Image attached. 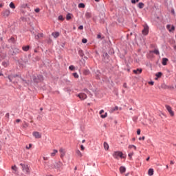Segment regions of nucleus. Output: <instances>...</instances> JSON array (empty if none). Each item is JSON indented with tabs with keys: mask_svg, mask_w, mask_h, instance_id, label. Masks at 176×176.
<instances>
[{
	"mask_svg": "<svg viewBox=\"0 0 176 176\" xmlns=\"http://www.w3.org/2000/svg\"><path fill=\"white\" fill-rule=\"evenodd\" d=\"M113 157L114 159H117V160H119V157L121 159H124V156H123V153L122 151H114L112 154Z\"/></svg>",
	"mask_w": 176,
	"mask_h": 176,
	"instance_id": "obj_1",
	"label": "nucleus"
},
{
	"mask_svg": "<svg viewBox=\"0 0 176 176\" xmlns=\"http://www.w3.org/2000/svg\"><path fill=\"white\" fill-rule=\"evenodd\" d=\"M14 78H19L21 80H22L23 83H24L25 82L23 80V78H21V76H19L17 74H14V75L12 74V75L8 76V79H9L10 82H12Z\"/></svg>",
	"mask_w": 176,
	"mask_h": 176,
	"instance_id": "obj_2",
	"label": "nucleus"
},
{
	"mask_svg": "<svg viewBox=\"0 0 176 176\" xmlns=\"http://www.w3.org/2000/svg\"><path fill=\"white\" fill-rule=\"evenodd\" d=\"M20 166H21L23 171H25L27 174L30 173V168H28V165L25 164H20Z\"/></svg>",
	"mask_w": 176,
	"mask_h": 176,
	"instance_id": "obj_3",
	"label": "nucleus"
},
{
	"mask_svg": "<svg viewBox=\"0 0 176 176\" xmlns=\"http://www.w3.org/2000/svg\"><path fill=\"white\" fill-rule=\"evenodd\" d=\"M165 108L167 109L168 112H169L170 116H174L173 108H171L168 104L165 105Z\"/></svg>",
	"mask_w": 176,
	"mask_h": 176,
	"instance_id": "obj_4",
	"label": "nucleus"
},
{
	"mask_svg": "<svg viewBox=\"0 0 176 176\" xmlns=\"http://www.w3.org/2000/svg\"><path fill=\"white\" fill-rule=\"evenodd\" d=\"M33 137L36 139L42 138V133L38 132V131H34L32 133Z\"/></svg>",
	"mask_w": 176,
	"mask_h": 176,
	"instance_id": "obj_5",
	"label": "nucleus"
},
{
	"mask_svg": "<svg viewBox=\"0 0 176 176\" xmlns=\"http://www.w3.org/2000/svg\"><path fill=\"white\" fill-rule=\"evenodd\" d=\"M77 97H78L80 100H86L87 98V95L85 93H80L77 95Z\"/></svg>",
	"mask_w": 176,
	"mask_h": 176,
	"instance_id": "obj_6",
	"label": "nucleus"
},
{
	"mask_svg": "<svg viewBox=\"0 0 176 176\" xmlns=\"http://www.w3.org/2000/svg\"><path fill=\"white\" fill-rule=\"evenodd\" d=\"M149 33V27L148 25H144L142 30L143 35H148Z\"/></svg>",
	"mask_w": 176,
	"mask_h": 176,
	"instance_id": "obj_7",
	"label": "nucleus"
},
{
	"mask_svg": "<svg viewBox=\"0 0 176 176\" xmlns=\"http://www.w3.org/2000/svg\"><path fill=\"white\" fill-rule=\"evenodd\" d=\"M33 80L36 83H38V82H41V80H43V77L42 76H38L37 78L36 76L33 77Z\"/></svg>",
	"mask_w": 176,
	"mask_h": 176,
	"instance_id": "obj_8",
	"label": "nucleus"
},
{
	"mask_svg": "<svg viewBox=\"0 0 176 176\" xmlns=\"http://www.w3.org/2000/svg\"><path fill=\"white\" fill-rule=\"evenodd\" d=\"M166 29L169 31V32H174L175 30V27H174V25H167Z\"/></svg>",
	"mask_w": 176,
	"mask_h": 176,
	"instance_id": "obj_9",
	"label": "nucleus"
},
{
	"mask_svg": "<svg viewBox=\"0 0 176 176\" xmlns=\"http://www.w3.org/2000/svg\"><path fill=\"white\" fill-rule=\"evenodd\" d=\"M2 14L3 17H9L10 16V10H5L3 12Z\"/></svg>",
	"mask_w": 176,
	"mask_h": 176,
	"instance_id": "obj_10",
	"label": "nucleus"
},
{
	"mask_svg": "<svg viewBox=\"0 0 176 176\" xmlns=\"http://www.w3.org/2000/svg\"><path fill=\"white\" fill-rule=\"evenodd\" d=\"M43 164L44 168H45V170H48V168H53V166H52L49 162H44Z\"/></svg>",
	"mask_w": 176,
	"mask_h": 176,
	"instance_id": "obj_11",
	"label": "nucleus"
},
{
	"mask_svg": "<svg viewBox=\"0 0 176 176\" xmlns=\"http://www.w3.org/2000/svg\"><path fill=\"white\" fill-rule=\"evenodd\" d=\"M59 152L60 153L61 158H63L65 156V149L61 148H60Z\"/></svg>",
	"mask_w": 176,
	"mask_h": 176,
	"instance_id": "obj_12",
	"label": "nucleus"
},
{
	"mask_svg": "<svg viewBox=\"0 0 176 176\" xmlns=\"http://www.w3.org/2000/svg\"><path fill=\"white\" fill-rule=\"evenodd\" d=\"M133 74H135V75H140V74L142 73V69H134L133 71Z\"/></svg>",
	"mask_w": 176,
	"mask_h": 176,
	"instance_id": "obj_13",
	"label": "nucleus"
},
{
	"mask_svg": "<svg viewBox=\"0 0 176 176\" xmlns=\"http://www.w3.org/2000/svg\"><path fill=\"white\" fill-rule=\"evenodd\" d=\"M61 166H63V163H61V162H56L54 166V168H60Z\"/></svg>",
	"mask_w": 176,
	"mask_h": 176,
	"instance_id": "obj_14",
	"label": "nucleus"
},
{
	"mask_svg": "<svg viewBox=\"0 0 176 176\" xmlns=\"http://www.w3.org/2000/svg\"><path fill=\"white\" fill-rule=\"evenodd\" d=\"M52 35L54 36V38H58L60 36V32H52Z\"/></svg>",
	"mask_w": 176,
	"mask_h": 176,
	"instance_id": "obj_15",
	"label": "nucleus"
},
{
	"mask_svg": "<svg viewBox=\"0 0 176 176\" xmlns=\"http://www.w3.org/2000/svg\"><path fill=\"white\" fill-rule=\"evenodd\" d=\"M120 172L121 174L126 173V167H124V166L120 167Z\"/></svg>",
	"mask_w": 176,
	"mask_h": 176,
	"instance_id": "obj_16",
	"label": "nucleus"
},
{
	"mask_svg": "<svg viewBox=\"0 0 176 176\" xmlns=\"http://www.w3.org/2000/svg\"><path fill=\"white\" fill-rule=\"evenodd\" d=\"M168 61V59L166 58H164L162 59V65H167V62Z\"/></svg>",
	"mask_w": 176,
	"mask_h": 176,
	"instance_id": "obj_17",
	"label": "nucleus"
},
{
	"mask_svg": "<svg viewBox=\"0 0 176 176\" xmlns=\"http://www.w3.org/2000/svg\"><path fill=\"white\" fill-rule=\"evenodd\" d=\"M76 153L78 157H82V156H83V154H82L79 150H76Z\"/></svg>",
	"mask_w": 176,
	"mask_h": 176,
	"instance_id": "obj_18",
	"label": "nucleus"
},
{
	"mask_svg": "<svg viewBox=\"0 0 176 176\" xmlns=\"http://www.w3.org/2000/svg\"><path fill=\"white\" fill-rule=\"evenodd\" d=\"M153 173H154L153 168H150V169H148V175L149 176L153 175Z\"/></svg>",
	"mask_w": 176,
	"mask_h": 176,
	"instance_id": "obj_19",
	"label": "nucleus"
},
{
	"mask_svg": "<svg viewBox=\"0 0 176 176\" xmlns=\"http://www.w3.org/2000/svg\"><path fill=\"white\" fill-rule=\"evenodd\" d=\"M39 38H43V34L39 33L37 35L35 36L36 39H39Z\"/></svg>",
	"mask_w": 176,
	"mask_h": 176,
	"instance_id": "obj_20",
	"label": "nucleus"
},
{
	"mask_svg": "<svg viewBox=\"0 0 176 176\" xmlns=\"http://www.w3.org/2000/svg\"><path fill=\"white\" fill-rule=\"evenodd\" d=\"M22 49L24 52H28L30 50V45L23 47Z\"/></svg>",
	"mask_w": 176,
	"mask_h": 176,
	"instance_id": "obj_21",
	"label": "nucleus"
},
{
	"mask_svg": "<svg viewBox=\"0 0 176 176\" xmlns=\"http://www.w3.org/2000/svg\"><path fill=\"white\" fill-rule=\"evenodd\" d=\"M58 152V151H57V150H56V149L54 150L53 152L51 153V156H52V157H54V156H56V154H57Z\"/></svg>",
	"mask_w": 176,
	"mask_h": 176,
	"instance_id": "obj_22",
	"label": "nucleus"
},
{
	"mask_svg": "<svg viewBox=\"0 0 176 176\" xmlns=\"http://www.w3.org/2000/svg\"><path fill=\"white\" fill-rule=\"evenodd\" d=\"M104 148L106 151H108V149H109V145H108V143L104 142Z\"/></svg>",
	"mask_w": 176,
	"mask_h": 176,
	"instance_id": "obj_23",
	"label": "nucleus"
},
{
	"mask_svg": "<svg viewBox=\"0 0 176 176\" xmlns=\"http://www.w3.org/2000/svg\"><path fill=\"white\" fill-rule=\"evenodd\" d=\"M162 75H163V74L162 72H158L155 74V76L157 77L155 79L157 80V78H162Z\"/></svg>",
	"mask_w": 176,
	"mask_h": 176,
	"instance_id": "obj_24",
	"label": "nucleus"
},
{
	"mask_svg": "<svg viewBox=\"0 0 176 176\" xmlns=\"http://www.w3.org/2000/svg\"><path fill=\"white\" fill-rule=\"evenodd\" d=\"M151 53H154L155 54H157L159 56L160 54V52H159V50H154L153 51H151Z\"/></svg>",
	"mask_w": 176,
	"mask_h": 176,
	"instance_id": "obj_25",
	"label": "nucleus"
},
{
	"mask_svg": "<svg viewBox=\"0 0 176 176\" xmlns=\"http://www.w3.org/2000/svg\"><path fill=\"white\" fill-rule=\"evenodd\" d=\"M85 17H86V19H90V17H91V13L86 12L85 13Z\"/></svg>",
	"mask_w": 176,
	"mask_h": 176,
	"instance_id": "obj_26",
	"label": "nucleus"
},
{
	"mask_svg": "<svg viewBox=\"0 0 176 176\" xmlns=\"http://www.w3.org/2000/svg\"><path fill=\"white\" fill-rule=\"evenodd\" d=\"M10 8L11 9H16V6H14V3L13 2H11V3H10Z\"/></svg>",
	"mask_w": 176,
	"mask_h": 176,
	"instance_id": "obj_27",
	"label": "nucleus"
},
{
	"mask_svg": "<svg viewBox=\"0 0 176 176\" xmlns=\"http://www.w3.org/2000/svg\"><path fill=\"white\" fill-rule=\"evenodd\" d=\"M84 75H89L90 74V71L89 69H85L83 72Z\"/></svg>",
	"mask_w": 176,
	"mask_h": 176,
	"instance_id": "obj_28",
	"label": "nucleus"
},
{
	"mask_svg": "<svg viewBox=\"0 0 176 176\" xmlns=\"http://www.w3.org/2000/svg\"><path fill=\"white\" fill-rule=\"evenodd\" d=\"M131 148H133L135 151L137 150V146H135V145L131 144L129 146V149H131Z\"/></svg>",
	"mask_w": 176,
	"mask_h": 176,
	"instance_id": "obj_29",
	"label": "nucleus"
},
{
	"mask_svg": "<svg viewBox=\"0 0 176 176\" xmlns=\"http://www.w3.org/2000/svg\"><path fill=\"white\" fill-rule=\"evenodd\" d=\"M71 19H72L71 14H67L66 16V20H71Z\"/></svg>",
	"mask_w": 176,
	"mask_h": 176,
	"instance_id": "obj_30",
	"label": "nucleus"
},
{
	"mask_svg": "<svg viewBox=\"0 0 176 176\" xmlns=\"http://www.w3.org/2000/svg\"><path fill=\"white\" fill-rule=\"evenodd\" d=\"M107 116H108V113H105L104 115H101L100 118H102V119H105Z\"/></svg>",
	"mask_w": 176,
	"mask_h": 176,
	"instance_id": "obj_31",
	"label": "nucleus"
},
{
	"mask_svg": "<svg viewBox=\"0 0 176 176\" xmlns=\"http://www.w3.org/2000/svg\"><path fill=\"white\" fill-rule=\"evenodd\" d=\"M138 8L140 9H142L144 8V3H139Z\"/></svg>",
	"mask_w": 176,
	"mask_h": 176,
	"instance_id": "obj_32",
	"label": "nucleus"
},
{
	"mask_svg": "<svg viewBox=\"0 0 176 176\" xmlns=\"http://www.w3.org/2000/svg\"><path fill=\"white\" fill-rule=\"evenodd\" d=\"M78 8H85V3H81L78 4Z\"/></svg>",
	"mask_w": 176,
	"mask_h": 176,
	"instance_id": "obj_33",
	"label": "nucleus"
},
{
	"mask_svg": "<svg viewBox=\"0 0 176 176\" xmlns=\"http://www.w3.org/2000/svg\"><path fill=\"white\" fill-rule=\"evenodd\" d=\"M118 109H119V107L116 106L114 108L111 109V112H115V111H118Z\"/></svg>",
	"mask_w": 176,
	"mask_h": 176,
	"instance_id": "obj_34",
	"label": "nucleus"
},
{
	"mask_svg": "<svg viewBox=\"0 0 176 176\" xmlns=\"http://www.w3.org/2000/svg\"><path fill=\"white\" fill-rule=\"evenodd\" d=\"M73 76L74 78H76V79H78V78H79V75L78 74V73H73Z\"/></svg>",
	"mask_w": 176,
	"mask_h": 176,
	"instance_id": "obj_35",
	"label": "nucleus"
},
{
	"mask_svg": "<svg viewBox=\"0 0 176 176\" xmlns=\"http://www.w3.org/2000/svg\"><path fill=\"white\" fill-rule=\"evenodd\" d=\"M28 126H29L28 123H27L26 122H24V124L23 125V127L25 129L28 127Z\"/></svg>",
	"mask_w": 176,
	"mask_h": 176,
	"instance_id": "obj_36",
	"label": "nucleus"
},
{
	"mask_svg": "<svg viewBox=\"0 0 176 176\" xmlns=\"http://www.w3.org/2000/svg\"><path fill=\"white\" fill-rule=\"evenodd\" d=\"M69 69H70V71H74V69H75V66L74 65H70L69 67Z\"/></svg>",
	"mask_w": 176,
	"mask_h": 176,
	"instance_id": "obj_37",
	"label": "nucleus"
},
{
	"mask_svg": "<svg viewBox=\"0 0 176 176\" xmlns=\"http://www.w3.org/2000/svg\"><path fill=\"white\" fill-rule=\"evenodd\" d=\"M58 20H60L61 21H64V18L63 17L62 15H60V16H58Z\"/></svg>",
	"mask_w": 176,
	"mask_h": 176,
	"instance_id": "obj_38",
	"label": "nucleus"
},
{
	"mask_svg": "<svg viewBox=\"0 0 176 176\" xmlns=\"http://www.w3.org/2000/svg\"><path fill=\"white\" fill-rule=\"evenodd\" d=\"M82 43H87V39H86V38H82Z\"/></svg>",
	"mask_w": 176,
	"mask_h": 176,
	"instance_id": "obj_39",
	"label": "nucleus"
},
{
	"mask_svg": "<svg viewBox=\"0 0 176 176\" xmlns=\"http://www.w3.org/2000/svg\"><path fill=\"white\" fill-rule=\"evenodd\" d=\"M79 54H80V56L81 57H83V51L80 50V51H79Z\"/></svg>",
	"mask_w": 176,
	"mask_h": 176,
	"instance_id": "obj_40",
	"label": "nucleus"
},
{
	"mask_svg": "<svg viewBox=\"0 0 176 176\" xmlns=\"http://www.w3.org/2000/svg\"><path fill=\"white\" fill-rule=\"evenodd\" d=\"M133 155H134V153H130L128 156L131 159V157H133Z\"/></svg>",
	"mask_w": 176,
	"mask_h": 176,
	"instance_id": "obj_41",
	"label": "nucleus"
},
{
	"mask_svg": "<svg viewBox=\"0 0 176 176\" xmlns=\"http://www.w3.org/2000/svg\"><path fill=\"white\" fill-rule=\"evenodd\" d=\"M34 11L36 12V13H39V12H41V9H39V8H36V9L34 10Z\"/></svg>",
	"mask_w": 176,
	"mask_h": 176,
	"instance_id": "obj_42",
	"label": "nucleus"
},
{
	"mask_svg": "<svg viewBox=\"0 0 176 176\" xmlns=\"http://www.w3.org/2000/svg\"><path fill=\"white\" fill-rule=\"evenodd\" d=\"M135 2H140V0H131L132 3H135Z\"/></svg>",
	"mask_w": 176,
	"mask_h": 176,
	"instance_id": "obj_43",
	"label": "nucleus"
},
{
	"mask_svg": "<svg viewBox=\"0 0 176 176\" xmlns=\"http://www.w3.org/2000/svg\"><path fill=\"white\" fill-rule=\"evenodd\" d=\"M12 170L16 171V170H17V167L16 166H12Z\"/></svg>",
	"mask_w": 176,
	"mask_h": 176,
	"instance_id": "obj_44",
	"label": "nucleus"
},
{
	"mask_svg": "<svg viewBox=\"0 0 176 176\" xmlns=\"http://www.w3.org/2000/svg\"><path fill=\"white\" fill-rule=\"evenodd\" d=\"M32 144H30L28 146H26V149H30V148H32Z\"/></svg>",
	"mask_w": 176,
	"mask_h": 176,
	"instance_id": "obj_45",
	"label": "nucleus"
},
{
	"mask_svg": "<svg viewBox=\"0 0 176 176\" xmlns=\"http://www.w3.org/2000/svg\"><path fill=\"white\" fill-rule=\"evenodd\" d=\"M137 134L138 135H140V134H141V129H138Z\"/></svg>",
	"mask_w": 176,
	"mask_h": 176,
	"instance_id": "obj_46",
	"label": "nucleus"
},
{
	"mask_svg": "<svg viewBox=\"0 0 176 176\" xmlns=\"http://www.w3.org/2000/svg\"><path fill=\"white\" fill-rule=\"evenodd\" d=\"M170 13H172V14L175 15V11L174 10H171Z\"/></svg>",
	"mask_w": 176,
	"mask_h": 176,
	"instance_id": "obj_47",
	"label": "nucleus"
},
{
	"mask_svg": "<svg viewBox=\"0 0 176 176\" xmlns=\"http://www.w3.org/2000/svg\"><path fill=\"white\" fill-rule=\"evenodd\" d=\"M139 140H140V141H141V140H142L144 141V140H145V136L140 138Z\"/></svg>",
	"mask_w": 176,
	"mask_h": 176,
	"instance_id": "obj_48",
	"label": "nucleus"
},
{
	"mask_svg": "<svg viewBox=\"0 0 176 176\" xmlns=\"http://www.w3.org/2000/svg\"><path fill=\"white\" fill-rule=\"evenodd\" d=\"M154 83L155 82L153 81H151L148 82V85H151L152 86H153Z\"/></svg>",
	"mask_w": 176,
	"mask_h": 176,
	"instance_id": "obj_49",
	"label": "nucleus"
},
{
	"mask_svg": "<svg viewBox=\"0 0 176 176\" xmlns=\"http://www.w3.org/2000/svg\"><path fill=\"white\" fill-rule=\"evenodd\" d=\"M100 115L101 116V115H102L103 113H104V110H100Z\"/></svg>",
	"mask_w": 176,
	"mask_h": 176,
	"instance_id": "obj_50",
	"label": "nucleus"
},
{
	"mask_svg": "<svg viewBox=\"0 0 176 176\" xmlns=\"http://www.w3.org/2000/svg\"><path fill=\"white\" fill-rule=\"evenodd\" d=\"M78 30H83V25H80L78 27Z\"/></svg>",
	"mask_w": 176,
	"mask_h": 176,
	"instance_id": "obj_51",
	"label": "nucleus"
},
{
	"mask_svg": "<svg viewBox=\"0 0 176 176\" xmlns=\"http://www.w3.org/2000/svg\"><path fill=\"white\" fill-rule=\"evenodd\" d=\"M80 148H81V151H85V146H83V145H81Z\"/></svg>",
	"mask_w": 176,
	"mask_h": 176,
	"instance_id": "obj_52",
	"label": "nucleus"
},
{
	"mask_svg": "<svg viewBox=\"0 0 176 176\" xmlns=\"http://www.w3.org/2000/svg\"><path fill=\"white\" fill-rule=\"evenodd\" d=\"M97 38L98 39H101V34H98Z\"/></svg>",
	"mask_w": 176,
	"mask_h": 176,
	"instance_id": "obj_53",
	"label": "nucleus"
},
{
	"mask_svg": "<svg viewBox=\"0 0 176 176\" xmlns=\"http://www.w3.org/2000/svg\"><path fill=\"white\" fill-rule=\"evenodd\" d=\"M43 160L45 161L48 160L49 159L47 157H43Z\"/></svg>",
	"mask_w": 176,
	"mask_h": 176,
	"instance_id": "obj_54",
	"label": "nucleus"
},
{
	"mask_svg": "<svg viewBox=\"0 0 176 176\" xmlns=\"http://www.w3.org/2000/svg\"><path fill=\"white\" fill-rule=\"evenodd\" d=\"M20 122H21V120H20V119H17V120H16V123H20Z\"/></svg>",
	"mask_w": 176,
	"mask_h": 176,
	"instance_id": "obj_55",
	"label": "nucleus"
},
{
	"mask_svg": "<svg viewBox=\"0 0 176 176\" xmlns=\"http://www.w3.org/2000/svg\"><path fill=\"white\" fill-rule=\"evenodd\" d=\"M123 87H125V88L127 87V84L126 83H124Z\"/></svg>",
	"mask_w": 176,
	"mask_h": 176,
	"instance_id": "obj_56",
	"label": "nucleus"
},
{
	"mask_svg": "<svg viewBox=\"0 0 176 176\" xmlns=\"http://www.w3.org/2000/svg\"><path fill=\"white\" fill-rule=\"evenodd\" d=\"M174 163H175L174 161H170V164H171V165L174 164Z\"/></svg>",
	"mask_w": 176,
	"mask_h": 176,
	"instance_id": "obj_57",
	"label": "nucleus"
},
{
	"mask_svg": "<svg viewBox=\"0 0 176 176\" xmlns=\"http://www.w3.org/2000/svg\"><path fill=\"white\" fill-rule=\"evenodd\" d=\"M174 50H176V45H173Z\"/></svg>",
	"mask_w": 176,
	"mask_h": 176,
	"instance_id": "obj_58",
	"label": "nucleus"
},
{
	"mask_svg": "<svg viewBox=\"0 0 176 176\" xmlns=\"http://www.w3.org/2000/svg\"><path fill=\"white\" fill-rule=\"evenodd\" d=\"M85 142H86V140H82V143L85 144Z\"/></svg>",
	"mask_w": 176,
	"mask_h": 176,
	"instance_id": "obj_59",
	"label": "nucleus"
},
{
	"mask_svg": "<svg viewBox=\"0 0 176 176\" xmlns=\"http://www.w3.org/2000/svg\"><path fill=\"white\" fill-rule=\"evenodd\" d=\"M3 4L0 3V8H3Z\"/></svg>",
	"mask_w": 176,
	"mask_h": 176,
	"instance_id": "obj_60",
	"label": "nucleus"
},
{
	"mask_svg": "<svg viewBox=\"0 0 176 176\" xmlns=\"http://www.w3.org/2000/svg\"><path fill=\"white\" fill-rule=\"evenodd\" d=\"M77 170H78V167L76 166V167L74 168V170L76 171Z\"/></svg>",
	"mask_w": 176,
	"mask_h": 176,
	"instance_id": "obj_61",
	"label": "nucleus"
},
{
	"mask_svg": "<svg viewBox=\"0 0 176 176\" xmlns=\"http://www.w3.org/2000/svg\"><path fill=\"white\" fill-rule=\"evenodd\" d=\"M149 159H150V157H148L146 158V162H148Z\"/></svg>",
	"mask_w": 176,
	"mask_h": 176,
	"instance_id": "obj_62",
	"label": "nucleus"
},
{
	"mask_svg": "<svg viewBox=\"0 0 176 176\" xmlns=\"http://www.w3.org/2000/svg\"><path fill=\"white\" fill-rule=\"evenodd\" d=\"M0 76H3V74H2L1 72H0Z\"/></svg>",
	"mask_w": 176,
	"mask_h": 176,
	"instance_id": "obj_63",
	"label": "nucleus"
},
{
	"mask_svg": "<svg viewBox=\"0 0 176 176\" xmlns=\"http://www.w3.org/2000/svg\"><path fill=\"white\" fill-rule=\"evenodd\" d=\"M46 176H53V175H47Z\"/></svg>",
	"mask_w": 176,
	"mask_h": 176,
	"instance_id": "obj_64",
	"label": "nucleus"
}]
</instances>
